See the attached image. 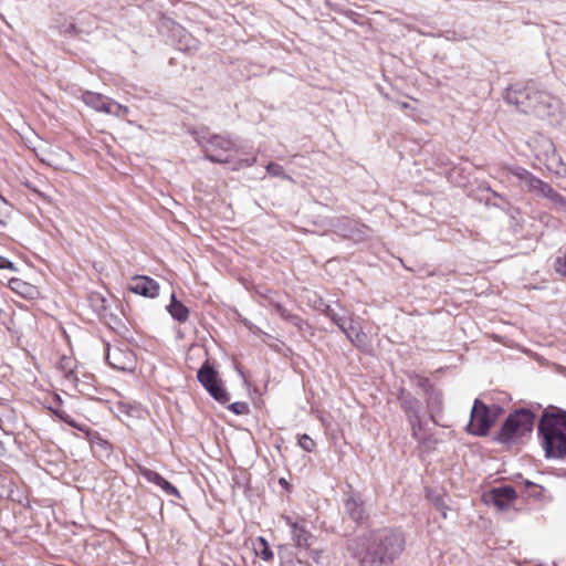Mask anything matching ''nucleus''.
Segmentation results:
<instances>
[{"mask_svg": "<svg viewBox=\"0 0 566 566\" xmlns=\"http://www.w3.org/2000/svg\"><path fill=\"white\" fill-rule=\"evenodd\" d=\"M403 548V534L389 528L349 539L346 545L347 553L359 566H391Z\"/></svg>", "mask_w": 566, "mask_h": 566, "instance_id": "obj_1", "label": "nucleus"}, {"mask_svg": "<svg viewBox=\"0 0 566 566\" xmlns=\"http://www.w3.org/2000/svg\"><path fill=\"white\" fill-rule=\"evenodd\" d=\"M538 433L546 458L560 459L566 455V411H545L538 423Z\"/></svg>", "mask_w": 566, "mask_h": 566, "instance_id": "obj_2", "label": "nucleus"}, {"mask_svg": "<svg viewBox=\"0 0 566 566\" xmlns=\"http://www.w3.org/2000/svg\"><path fill=\"white\" fill-rule=\"evenodd\" d=\"M504 99L524 114H535L537 116H545L548 114V108L556 102L548 93L537 91L534 86L527 85L525 87L510 86L506 90Z\"/></svg>", "mask_w": 566, "mask_h": 566, "instance_id": "obj_3", "label": "nucleus"}, {"mask_svg": "<svg viewBox=\"0 0 566 566\" xmlns=\"http://www.w3.org/2000/svg\"><path fill=\"white\" fill-rule=\"evenodd\" d=\"M535 416L527 409L515 410L505 419L495 441L509 447L517 444L533 430Z\"/></svg>", "mask_w": 566, "mask_h": 566, "instance_id": "obj_4", "label": "nucleus"}, {"mask_svg": "<svg viewBox=\"0 0 566 566\" xmlns=\"http://www.w3.org/2000/svg\"><path fill=\"white\" fill-rule=\"evenodd\" d=\"M199 143L205 150V158L217 164L228 163L229 159L223 154L237 149L234 142L221 135L202 136Z\"/></svg>", "mask_w": 566, "mask_h": 566, "instance_id": "obj_5", "label": "nucleus"}, {"mask_svg": "<svg viewBox=\"0 0 566 566\" xmlns=\"http://www.w3.org/2000/svg\"><path fill=\"white\" fill-rule=\"evenodd\" d=\"M197 379L211 397L220 403L230 400V396L222 387L218 371L206 360L197 373Z\"/></svg>", "mask_w": 566, "mask_h": 566, "instance_id": "obj_6", "label": "nucleus"}, {"mask_svg": "<svg viewBox=\"0 0 566 566\" xmlns=\"http://www.w3.org/2000/svg\"><path fill=\"white\" fill-rule=\"evenodd\" d=\"M495 419L496 413L492 412L481 400L475 399L471 410L468 431L480 437L486 436Z\"/></svg>", "mask_w": 566, "mask_h": 566, "instance_id": "obj_7", "label": "nucleus"}, {"mask_svg": "<svg viewBox=\"0 0 566 566\" xmlns=\"http://www.w3.org/2000/svg\"><path fill=\"white\" fill-rule=\"evenodd\" d=\"M282 520L290 526L292 539L296 547L310 549L315 541V536L308 531L306 522L304 520L294 521L289 515H283Z\"/></svg>", "mask_w": 566, "mask_h": 566, "instance_id": "obj_8", "label": "nucleus"}, {"mask_svg": "<svg viewBox=\"0 0 566 566\" xmlns=\"http://www.w3.org/2000/svg\"><path fill=\"white\" fill-rule=\"evenodd\" d=\"M516 500V491L513 486L505 485L494 488L488 495L486 502L492 503L500 511L509 510Z\"/></svg>", "mask_w": 566, "mask_h": 566, "instance_id": "obj_9", "label": "nucleus"}, {"mask_svg": "<svg viewBox=\"0 0 566 566\" xmlns=\"http://www.w3.org/2000/svg\"><path fill=\"white\" fill-rule=\"evenodd\" d=\"M129 291L153 298L159 294V284L148 276H135L129 285Z\"/></svg>", "mask_w": 566, "mask_h": 566, "instance_id": "obj_10", "label": "nucleus"}, {"mask_svg": "<svg viewBox=\"0 0 566 566\" xmlns=\"http://www.w3.org/2000/svg\"><path fill=\"white\" fill-rule=\"evenodd\" d=\"M82 101L85 103V105L97 112H103L106 114L113 112V101L99 93L86 91L82 94Z\"/></svg>", "mask_w": 566, "mask_h": 566, "instance_id": "obj_11", "label": "nucleus"}, {"mask_svg": "<svg viewBox=\"0 0 566 566\" xmlns=\"http://www.w3.org/2000/svg\"><path fill=\"white\" fill-rule=\"evenodd\" d=\"M139 473L151 483H155L156 485L160 486L163 491H165L168 495H174L176 497H180V493L178 489L172 485L170 482H168L166 479H164L159 473L156 471H153L145 467H139Z\"/></svg>", "mask_w": 566, "mask_h": 566, "instance_id": "obj_12", "label": "nucleus"}, {"mask_svg": "<svg viewBox=\"0 0 566 566\" xmlns=\"http://www.w3.org/2000/svg\"><path fill=\"white\" fill-rule=\"evenodd\" d=\"M401 408L405 410L407 418H415L421 416V402L408 392L402 391L400 397Z\"/></svg>", "mask_w": 566, "mask_h": 566, "instance_id": "obj_13", "label": "nucleus"}, {"mask_svg": "<svg viewBox=\"0 0 566 566\" xmlns=\"http://www.w3.org/2000/svg\"><path fill=\"white\" fill-rule=\"evenodd\" d=\"M167 311L171 317L179 323H185L189 317L188 307L178 301L175 294H171L170 303L167 305Z\"/></svg>", "mask_w": 566, "mask_h": 566, "instance_id": "obj_14", "label": "nucleus"}, {"mask_svg": "<svg viewBox=\"0 0 566 566\" xmlns=\"http://www.w3.org/2000/svg\"><path fill=\"white\" fill-rule=\"evenodd\" d=\"M106 359L108 364L115 369L128 370L130 368L128 364V357L124 355L119 348H108Z\"/></svg>", "mask_w": 566, "mask_h": 566, "instance_id": "obj_15", "label": "nucleus"}, {"mask_svg": "<svg viewBox=\"0 0 566 566\" xmlns=\"http://www.w3.org/2000/svg\"><path fill=\"white\" fill-rule=\"evenodd\" d=\"M539 196L548 199L557 210H566V198L554 190L547 182L539 191Z\"/></svg>", "mask_w": 566, "mask_h": 566, "instance_id": "obj_16", "label": "nucleus"}, {"mask_svg": "<svg viewBox=\"0 0 566 566\" xmlns=\"http://www.w3.org/2000/svg\"><path fill=\"white\" fill-rule=\"evenodd\" d=\"M345 511L346 513L356 522H360L365 517V511L361 501L354 496H349L345 500Z\"/></svg>", "mask_w": 566, "mask_h": 566, "instance_id": "obj_17", "label": "nucleus"}, {"mask_svg": "<svg viewBox=\"0 0 566 566\" xmlns=\"http://www.w3.org/2000/svg\"><path fill=\"white\" fill-rule=\"evenodd\" d=\"M279 557L281 566H307L287 547H280Z\"/></svg>", "mask_w": 566, "mask_h": 566, "instance_id": "obj_18", "label": "nucleus"}, {"mask_svg": "<svg viewBox=\"0 0 566 566\" xmlns=\"http://www.w3.org/2000/svg\"><path fill=\"white\" fill-rule=\"evenodd\" d=\"M324 314L335 324L337 327L344 333L348 332L346 329V323H347V315L346 313H338L335 308H333L331 305H326L324 310Z\"/></svg>", "mask_w": 566, "mask_h": 566, "instance_id": "obj_19", "label": "nucleus"}, {"mask_svg": "<svg viewBox=\"0 0 566 566\" xmlns=\"http://www.w3.org/2000/svg\"><path fill=\"white\" fill-rule=\"evenodd\" d=\"M347 339L358 349H366L369 346V339L367 334L363 329H357V332L353 335L352 332H344Z\"/></svg>", "mask_w": 566, "mask_h": 566, "instance_id": "obj_20", "label": "nucleus"}, {"mask_svg": "<svg viewBox=\"0 0 566 566\" xmlns=\"http://www.w3.org/2000/svg\"><path fill=\"white\" fill-rule=\"evenodd\" d=\"M253 547L256 556H259L263 560H270L273 558V552L264 537H259L253 544Z\"/></svg>", "mask_w": 566, "mask_h": 566, "instance_id": "obj_21", "label": "nucleus"}, {"mask_svg": "<svg viewBox=\"0 0 566 566\" xmlns=\"http://www.w3.org/2000/svg\"><path fill=\"white\" fill-rule=\"evenodd\" d=\"M9 285L12 291L19 293L22 296L32 295L34 291V287L31 284L23 282L20 279L10 280Z\"/></svg>", "mask_w": 566, "mask_h": 566, "instance_id": "obj_22", "label": "nucleus"}, {"mask_svg": "<svg viewBox=\"0 0 566 566\" xmlns=\"http://www.w3.org/2000/svg\"><path fill=\"white\" fill-rule=\"evenodd\" d=\"M61 368L64 370L65 382H69L71 385H75L77 378H76L75 373H74L73 367H72V360L67 359V358H64L61 361Z\"/></svg>", "mask_w": 566, "mask_h": 566, "instance_id": "obj_23", "label": "nucleus"}, {"mask_svg": "<svg viewBox=\"0 0 566 566\" xmlns=\"http://www.w3.org/2000/svg\"><path fill=\"white\" fill-rule=\"evenodd\" d=\"M523 184L527 187V189L534 193H536L537 196H539V191L542 190V188L544 187V185L546 182H544L543 180L538 179L537 177H535L532 172L531 175L527 177V179L525 181H523Z\"/></svg>", "mask_w": 566, "mask_h": 566, "instance_id": "obj_24", "label": "nucleus"}, {"mask_svg": "<svg viewBox=\"0 0 566 566\" xmlns=\"http://www.w3.org/2000/svg\"><path fill=\"white\" fill-rule=\"evenodd\" d=\"M266 171L272 177H280V178L286 179V180H289L291 182H294L293 178L291 176L286 175L284 172L283 167L281 165H279V164L270 163L266 166Z\"/></svg>", "mask_w": 566, "mask_h": 566, "instance_id": "obj_25", "label": "nucleus"}, {"mask_svg": "<svg viewBox=\"0 0 566 566\" xmlns=\"http://www.w3.org/2000/svg\"><path fill=\"white\" fill-rule=\"evenodd\" d=\"M547 167L555 175L564 177L566 176V165L563 163L560 158L553 157L551 163L547 164Z\"/></svg>", "mask_w": 566, "mask_h": 566, "instance_id": "obj_26", "label": "nucleus"}, {"mask_svg": "<svg viewBox=\"0 0 566 566\" xmlns=\"http://www.w3.org/2000/svg\"><path fill=\"white\" fill-rule=\"evenodd\" d=\"M523 484L528 492L530 496H533L535 499H539L542 496V493L544 491V488L530 481V480H523Z\"/></svg>", "mask_w": 566, "mask_h": 566, "instance_id": "obj_27", "label": "nucleus"}, {"mask_svg": "<svg viewBox=\"0 0 566 566\" xmlns=\"http://www.w3.org/2000/svg\"><path fill=\"white\" fill-rule=\"evenodd\" d=\"M310 557L317 566H326L328 557L323 549H310Z\"/></svg>", "mask_w": 566, "mask_h": 566, "instance_id": "obj_28", "label": "nucleus"}, {"mask_svg": "<svg viewBox=\"0 0 566 566\" xmlns=\"http://www.w3.org/2000/svg\"><path fill=\"white\" fill-rule=\"evenodd\" d=\"M411 426V434L415 439L420 440V431L422 430L421 416L418 415L417 420L415 418H408Z\"/></svg>", "mask_w": 566, "mask_h": 566, "instance_id": "obj_29", "label": "nucleus"}, {"mask_svg": "<svg viewBox=\"0 0 566 566\" xmlns=\"http://www.w3.org/2000/svg\"><path fill=\"white\" fill-rule=\"evenodd\" d=\"M298 446L304 451L311 452L315 448V442L310 436L304 433V434L300 436V438H298Z\"/></svg>", "mask_w": 566, "mask_h": 566, "instance_id": "obj_30", "label": "nucleus"}, {"mask_svg": "<svg viewBox=\"0 0 566 566\" xmlns=\"http://www.w3.org/2000/svg\"><path fill=\"white\" fill-rule=\"evenodd\" d=\"M90 442L92 446H97L104 450H109L111 449V444L108 443L107 440L103 439L101 437L99 433L95 432L93 434H91L90 437Z\"/></svg>", "mask_w": 566, "mask_h": 566, "instance_id": "obj_31", "label": "nucleus"}, {"mask_svg": "<svg viewBox=\"0 0 566 566\" xmlns=\"http://www.w3.org/2000/svg\"><path fill=\"white\" fill-rule=\"evenodd\" d=\"M51 410L54 412V415L56 417H59L62 421H64L65 423L76 428V424L74 422V420L72 419V417L63 409L61 408H51Z\"/></svg>", "mask_w": 566, "mask_h": 566, "instance_id": "obj_32", "label": "nucleus"}, {"mask_svg": "<svg viewBox=\"0 0 566 566\" xmlns=\"http://www.w3.org/2000/svg\"><path fill=\"white\" fill-rule=\"evenodd\" d=\"M112 109H113V112H111L109 114L115 115L116 117H125L129 113V109L127 106L120 105L114 101H113Z\"/></svg>", "mask_w": 566, "mask_h": 566, "instance_id": "obj_33", "label": "nucleus"}, {"mask_svg": "<svg viewBox=\"0 0 566 566\" xmlns=\"http://www.w3.org/2000/svg\"><path fill=\"white\" fill-rule=\"evenodd\" d=\"M92 300L98 303V305H96V311L98 312V315L105 317L104 312H106L107 310V301L99 295L93 296Z\"/></svg>", "mask_w": 566, "mask_h": 566, "instance_id": "obj_34", "label": "nucleus"}, {"mask_svg": "<svg viewBox=\"0 0 566 566\" xmlns=\"http://www.w3.org/2000/svg\"><path fill=\"white\" fill-rule=\"evenodd\" d=\"M421 387H423L426 394H429V397H428V402L431 403V401L434 399L437 401V403H440V399H439V396L434 394V397H433V391H432V387L431 385L429 384V381L427 379H422L421 380Z\"/></svg>", "mask_w": 566, "mask_h": 566, "instance_id": "obj_35", "label": "nucleus"}, {"mask_svg": "<svg viewBox=\"0 0 566 566\" xmlns=\"http://www.w3.org/2000/svg\"><path fill=\"white\" fill-rule=\"evenodd\" d=\"M511 172L521 181H525L531 172L522 167H516L511 170Z\"/></svg>", "mask_w": 566, "mask_h": 566, "instance_id": "obj_36", "label": "nucleus"}, {"mask_svg": "<svg viewBox=\"0 0 566 566\" xmlns=\"http://www.w3.org/2000/svg\"><path fill=\"white\" fill-rule=\"evenodd\" d=\"M229 409L235 415H242L248 410V405L245 402H233L229 406Z\"/></svg>", "mask_w": 566, "mask_h": 566, "instance_id": "obj_37", "label": "nucleus"}, {"mask_svg": "<svg viewBox=\"0 0 566 566\" xmlns=\"http://www.w3.org/2000/svg\"><path fill=\"white\" fill-rule=\"evenodd\" d=\"M347 321L349 322V324L346 325V329H349V332H352L353 335L357 332V329H361V327L357 325L350 316H347Z\"/></svg>", "mask_w": 566, "mask_h": 566, "instance_id": "obj_38", "label": "nucleus"}, {"mask_svg": "<svg viewBox=\"0 0 566 566\" xmlns=\"http://www.w3.org/2000/svg\"><path fill=\"white\" fill-rule=\"evenodd\" d=\"M0 269L15 270L13 263L6 258L0 256Z\"/></svg>", "mask_w": 566, "mask_h": 566, "instance_id": "obj_39", "label": "nucleus"}, {"mask_svg": "<svg viewBox=\"0 0 566 566\" xmlns=\"http://www.w3.org/2000/svg\"><path fill=\"white\" fill-rule=\"evenodd\" d=\"M276 312L283 317V318H286V319H290L292 317V315L284 308L282 307L281 305H277L276 306Z\"/></svg>", "mask_w": 566, "mask_h": 566, "instance_id": "obj_40", "label": "nucleus"}, {"mask_svg": "<svg viewBox=\"0 0 566 566\" xmlns=\"http://www.w3.org/2000/svg\"><path fill=\"white\" fill-rule=\"evenodd\" d=\"M220 566H233L230 562H222Z\"/></svg>", "mask_w": 566, "mask_h": 566, "instance_id": "obj_41", "label": "nucleus"}, {"mask_svg": "<svg viewBox=\"0 0 566 566\" xmlns=\"http://www.w3.org/2000/svg\"><path fill=\"white\" fill-rule=\"evenodd\" d=\"M255 163V158H253L250 163H248V166H251Z\"/></svg>", "mask_w": 566, "mask_h": 566, "instance_id": "obj_42", "label": "nucleus"}, {"mask_svg": "<svg viewBox=\"0 0 566 566\" xmlns=\"http://www.w3.org/2000/svg\"><path fill=\"white\" fill-rule=\"evenodd\" d=\"M55 400L60 403L61 402V398L59 396H55Z\"/></svg>", "mask_w": 566, "mask_h": 566, "instance_id": "obj_43", "label": "nucleus"}]
</instances>
